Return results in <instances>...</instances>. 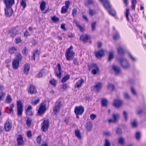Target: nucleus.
<instances>
[{
  "label": "nucleus",
  "instance_id": "a19ab883",
  "mask_svg": "<svg viewBox=\"0 0 146 146\" xmlns=\"http://www.w3.org/2000/svg\"><path fill=\"white\" fill-rule=\"evenodd\" d=\"M137 1L136 0H132V8L134 10L135 9Z\"/></svg>",
  "mask_w": 146,
  "mask_h": 146
},
{
  "label": "nucleus",
  "instance_id": "473e14b6",
  "mask_svg": "<svg viewBox=\"0 0 146 146\" xmlns=\"http://www.w3.org/2000/svg\"><path fill=\"white\" fill-rule=\"evenodd\" d=\"M107 100L105 99H102V104L103 106L107 107Z\"/></svg>",
  "mask_w": 146,
  "mask_h": 146
},
{
  "label": "nucleus",
  "instance_id": "e433bc0d",
  "mask_svg": "<svg viewBox=\"0 0 146 146\" xmlns=\"http://www.w3.org/2000/svg\"><path fill=\"white\" fill-rule=\"evenodd\" d=\"M118 142L120 144L123 145L124 143V139L121 137H120L118 139Z\"/></svg>",
  "mask_w": 146,
  "mask_h": 146
},
{
  "label": "nucleus",
  "instance_id": "e2e57ef3",
  "mask_svg": "<svg viewBox=\"0 0 146 146\" xmlns=\"http://www.w3.org/2000/svg\"><path fill=\"white\" fill-rule=\"evenodd\" d=\"M41 138L40 135L38 136L36 138V141L37 143L40 144L41 143Z\"/></svg>",
  "mask_w": 146,
  "mask_h": 146
},
{
  "label": "nucleus",
  "instance_id": "f3484780",
  "mask_svg": "<svg viewBox=\"0 0 146 146\" xmlns=\"http://www.w3.org/2000/svg\"><path fill=\"white\" fill-rule=\"evenodd\" d=\"M12 127V124L8 121H7L5 124L4 128L7 131H9L11 129Z\"/></svg>",
  "mask_w": 146,
  "mask_h": 146
},
{
  "label": "nucleus",
  "instance_id": "774afa93",
  "mask_svg": "<svg viewBox=\"0 0 146 146\" xmlns=\"http://www.w3.org/2000/svg\"><path fill=\"white\" fill-rule=\"evenodd\" d=\"M80 29V31L83 32L85 30V29L84 27H82L81 25L78 27Z\"/></svg>",
  "mask_w": 146,
  "mask_h": 146
},
{
  "label": "nucleus",
  "instance_id": "6e6552de",
  "mask_svg": "<svg viewBox=\"0 0 146 146\" xmlns=\"http://www.w3.org/2000/svg\"><path fill=\"white\" fill-rule=\"evenodd\" d=\"M100 72V69L96 64H92V74L94 75L98 74Z\"/></svg>",
  "mask_w": 146,
  "mask_h": 146
},
{
  "label": "nucleus",
  "instance_id": "8fccbe9b",
  "mask_svg": "<svg viewBox=\"0 0 146 146\" xmlns=\"http://www.w3.org/2000/svg\"><path fill=\"white\" fill-rule=\"evenodd\" d=\"M109 14L113 16H115L116 15V13L113 10H110L109 11Z\"/></svg>",
  "mask_w": 146,
  "mask_h": 146
},
{
  "label": "nucleus",
  "instance_id": "ddd939ff",
  "mask_svg": "<svg viewBox=\"0 0 146 146\" xmlns=\"http://www.w3.org/2000/svg\"><path fill=\"white\" fill-rule=\"evenodd\" d=\"M4 2L7 7H11L15 4L14 0H4Z\"/></svg>",
  "mask_w": 146,
  "mask_h": 146
},
{
  "label": "nucleus",
  "instance_id": "9d476101",
  "mask_svg": "<svg viewBox=\"0 0 146 146\" xmlns=\"http://www.w3.org/2000/svg\"><path fill=\"white\" fill-rule=\"evenodd\" d=\"M11 7H7L5 9V15L7 17L11 16L13 13V10Z\"/></svg>",
  "mask_w": 146,
  "mask_h": 146
},
{
  "label": "nucleus",
  "instance_id": "f8f14e48",
  "mask_svg": "<svg viewBox=\"0 0 146 146\" xmlns=\"http://www.w3.org/2000/svg\"><path fill=\"white\" fill-rule=\"evenodd\" d=\"M19 31L15 29H12L10 30L8 32V34L11 37H13L18 34Z\"/></svg>",
  "mask_w": 146,
  "mask_h": 146
},
{
  "label": "nucleus",
  "instance_id": "052dcab7",
  "mask_svg": "<svg viewBox=\"0 0 146 146\" xmlns=\"http://www.w3.org/2000/svg\"><path fill=\"white\" fill-rule=\"evenodd\" d=\"M40 99L38 98L34 102H32V104L34 105H36L40 101Z\"/></svg>",
  "mask_w": 146,
  "mask_h": 146
},
{
  "label": "nucleus",
  "instance_id": "13d9d810",
  "mask_svg": "<svg viewBox=\"0 0 146 146\" xmlns=\"http://www.w3.org/2000/svg\"><path fill=\"white\" fill-rule=\"evenodd\" d=\"M15 43L16 44H18L21 42V40L20 38L17 37L15 39Z\"/></svg>",
  "mask_w": 146,
  "mask_h": 146
},
{
  "label": "nucleus",
  "instance_id": "2f4dec72",
  "mask_svg": "<svg viewBox=\"0 0 146 146\" xmlns=\"http://www.w3.org/2000/svg\"><path fill=\"white\" fill-rule=\"evenodd\" d=\"M33 55L32 57V59L35 60V57L40 54V51L38 50H36L33 52Z\"/></svg>",
  "mask_w": 146,
  "mask_h": 146
},
{
  "label": "nucleus",
  "instance_id": "bb28decb",
  "mask_svg": "<svg viewBox=\"0 0 146 146\" xmlns=\"http://www.w3.org/2000/svg\"><path fill=\"white\" fill-rule=\"evenodd\" d=\"M115 89V85L113 84L110 83L108 86V89L110 91H113Z\"/></svg>",
  "mask_w": 146,
  "mask_h": 146
},
{
  "label": "nucleus",
  "instance_id": "5701e85b",
  "mask_svg": "<svg viewBox=\"0 0 146 146\" xmlns=\"http://www.w3.org/2000/svg\"><path fill=\"white\" fill-rule=\"evenodd\" d=\"M84 82V80L83 79H80L77 81L74 84V87L76 88H78L82 86Z\"/></svg>",
  "mask_w": 146,
  "mask_h": 146
},
{
  "label": "nucleus",
  "instance_id": "4d7b16f0",
  "mask_svg": "<svg viewBox=\"0 0 146 146\" xmlns=\"http://www.w3.org/2000/svg\"><path fill=\"white\" fill-rule=\"evenodd\" d=\"M136 139L137 140H139L141 137V133L139 132H137L135 133Z\"/></svg>",
  "mask_w": 146,
  "mask_h": 146
},
{
  "label": "nucleus",
  "instance_id": "72a5a7b5",
  "mask_svg": "<svg viewBox=\"0 0 146 146\" xmlns=\"http://www.w3.org/2000/svg\"><path fill=\"white\" fill-rule=\"evenodd\" d=\"M70 78V75H67L62 78L61 80V82L64 83L68 80Z\"/></svg>",
  "mask_w": 146,
  "mask_h": 146
},
{
  "label": "nucleus",
  "instance_id": "4be33fe9",
  "mask_svg": "<svg viewBox=\"0 0 146 146\" xmlns=\"http://www.w3.org/2000/svg\"><path fill=\"white\" fill-rule=\"evenodd\" d=\"M19 62L17 60H14L12 62V67L14 69H17L19 67Z\"/></svg>",
  "mask_w": 146,
  "mask_h": 146
},
{
  "label": "nucleus",
  "instance_id": "dca6fc26",
  "mask_svg": "<svg viewBox=\"0 0 146 146\" xmlns=\"http://www.w3.org/2000/svg\"><path fill=\"white\" fill-rule=\"evenodd\" d=\"M103 4L104 6L106 9H108L110 8L111 5L110 4L108 0H100Z\"/></svg>",
  "mask_w": 146,
  "mask_h": 146
},
{
  "label": "nucleus",
  "instance_id": "393cba45",
  "mask_svg": "<svg viewBox=\"0 0 146 146\" xmlns=\"http://www.w3.org/2000/svg\"><path fill=\"white\" fill-rule=\"evenodd\" d=\"M102 86V84L100 83H98L94 87L96 89V92H99L101 89Z\"/></svg>",
  "mask_w": 146,
  "mask_h": 146
},
{
  "label": "nucleus",
  "instance_id": "39448f33",
  "mask_svg": "<svg viewBox=\"0 0 146 146\" xmlns=\"http://www.w3.org/2000/svg\"><path fill=\"white\" fill-rule=\"evenodd\" d=\"M49 125V122L48 120H44L42 123L41 127L42 130L44 132L46 131L48 128Z\"/></svg>",
  "mask_w": 146,
  "mask_h": 146
},
{
  "label": "nucleus",
  "instance_id": "6ab92c4d",
  "mask_svg": "<svg viewBox=\"0 0 146 146\" xmlns=\"http://www.w3.org/2000/svg\"><path fill=\"white\" fill-rule=\"evenodd\" d=\"M28 93L30 94H35L36 93V90L35 86L31 85L28 90Z\"/></svg>",
  "mask_w": 146,
  "mask_h": 146
},
{
  "label": "nucleus",
  "instance_id": "f704fd0d",
  "mask_svg": "<svg viewBox=\"0 0 146 146\" xmlns=\"http://www.w3.org/2000/svg\"><path fill=\"white\" fill-rule=\"evenodd\" d=\"M20 3L21 5L23 7V9H24L27 5L26 0H21Z\"/></svg>",
  "mask_w": 146,
  "mask_h": 146
},
{
  "label": "nucleus",
  "instance_id": "c9c22d12",
  "mask_svg": "<svg viewBox=\"0 0 146 146\" xmlns=\"http://www.w3.org/2000/svg\"><path fill=\"white\" fill-rule=\"evenodd\" d=\"M12 100L10 95H8L5 99V101L7 103L9 104L11 102Z\"/></svg>",
  "mask_w": 146,
  "mask_h": 146
},
{
  "label": "nucleus",
  "instance_id": "1a4fd4ad",
  "mask_svg": "<svg viewBox=\"0 0 146 146\" xmlns=\"http://www.w3.org/2000/svg\"><path fill=\"white\" fill-rule=\"evenodd\" d=\"M61 105L60 102H56L55 106L53 108V113L54 115H56L57 113L59 111Z\"/></svg>",
  "mask_w": 146,
  "mask_h": 146
},
{
  "label": "nucleus",
  "instance_id": "49530a36",
  "mask_svg": "<svg viewBox=\"0 0 146 146\" xmlns=\"http://www.w3.org/2000/svg\"><path fill=\"white\" fill-rule=\"evenodd\" d=\"M16 59L19 61H21L22 60V56L21 54L19 53L16 56Z\"/></svg>",
  "mask_w": 146,
  "mask_h": 146
},
{
  "label": "nucleus",
  "instance_id": "bf43d9fd",
  "mask_svg": "<svg viewBox=\"0 0 146 146\" xmlns=\"http://www.w3.org/2000/svg\"><path fill=\"white\" fill-rule=\"evenodd\" d=\"M77 13V9H74L72 10V15L73 17H74L76 15Z\"/></svg>",
  "mask_w": 146,
  "mask_h": 146
},
{
  "label": "nucleus",
  "instance_id": "cd10ccee",
  "mask_svg": "<svg viewBox=\"0 0 146 146\" xmlns=\"http://www.w3.org/2000/svg\"><path fill=\"white\" fill-rule=\"evenodd\" d=\"M17 50L16 48L14 47H12L9 50V53L11 54H12L14 53Z\"/></svg>",
  "mask_w": 146,
  "mask_h": 146
},
{
  "label": "nucleus",
  "instance_id": "4c0bfd02",
  "mask_svg": "<svg viewBox=\"0 0 146 146\" xmlns=\"http://www.w3.org/2000/svg\"><path fill=\"white\" fill-rule=\"evenodd\" d=\"M68 8L63 6L61 8V12L62 14H65L66 13L67 11V10Z\"/></svg>",
  "mask_w": 146,
  "mask_h": 146
},
{
  "label": "nucleus",
  "instance_id": "aec40b11",
  "mask_svg": "<svg viewBox=\"0 0 146 146\" xmlns=\"http://www.w3.org/2000/svg\"><path fill=\"white\" fill-rule=\"evenodd\" d=\"M17 142L18 145H21L23 144L24 141L23 140V137L21 135H18L17 138Z\"/></svg>",
  "mask_w": 146,
  "mask_h": 146
},
{
  "label": "nucleus",
  "instance_id": "ea45409f",
  "mask_svg": "<svg viewBox=\"0 0 146 146\" xmlns=\"http://www.w3.org/2000/svg\"><path fill=\"white\" fill-rule=\"evenodd\" d=\"M32 121L31 119L29 118H28L26 120V123L28 127H30L31 125V123Z\"/></svg>",
  "mask_w": 146,
  "mask_h": 146
},
{
  "label": "nucleus",
  "instance_id": "0e129e2a",
  "mask_svg": "<svg viewBox=\"0 0 146 146\" xmlns=\"http://www.w3.org/2000/svg\"><path fill=\"white\" fill-rule=\"evenodd\" d=\"M122 133V130L121 129L118 128L116 131V133L118 134H121Z\"/></svg>",
  "mask_w": 146,
  "mask_h": 146
},
{
  "label": "nucleus",
  "instance_id": "0eeeda50",
  "mask_svg": "<svg viewBox=\"0 0 146 146\" xmlns=\"http://www.w3.org/2000/svg\"><path fill=\"white\" fill-rule=\"evenodd\" d=\"M104 52V50L102 49L95 52V56L96 58L100 59L105 56Z\"/></svg>",
  "mask_w": 146,
  "mask_h": 146
},
{
  "label": "nucleus",
  "instance_id": "680f3d73",
  "mask_svg": "<svg viewBox=\"0 0 146 146\" xmlns=\"http://www.w3.org/2000/svg\"><path fill=\"white\" fill-rule=\"evenodd\" d=\"M26 114L28 115L31 116L33 114V113L31 110H26Z\"/></svg>",
  "mask_w": 146,
  "mask_h": 146
},
{
  "label": "nucleus",
  "instance_id": "412c9836",
  "mask_svg": "<svg viewBox=\"0 0 146 146\" xmlns=\"http://www.w3.org/2000/svg\"><path fill=\"white\" fill-rule=\"evenodd\" d=\"M24 68V69L23 71L24 74L25 75L28 74L30 68V65L28 64H25Z\"/></svg>",
  "mask_w": 146,
  "mask_h": 146
},
{
  "label": "nucleus",
  "instance_id": "37998d69",
  "mask_svg": "<svg viewBox=\"0 0 146 146\" xmlns=\"http://www.w3.org/2000/svg\"><path fill=\"white\" fill-rule=\"evenodd\" d=\"M104 146H111V143L107 139L105 140Z\"/></svg>",
  "mask_w": 146,
  "mask_h": 146
},
{
  "label": "nucleus",
  "instance_id": "58836bf2",
  "mask_svg": "<svg viewBox=\"0 0 146 146\" xmlns=\"http://www.w3.org/2000/svg\"><path fill=\"white\" fill-rule=\"evenodd\" d=\"M113 55L112 52H110L109 53V55L108 56V61H111L113 58Z\"/></svg>",
  "mask_w": 146,
  "mask_h": 146
},
{
  "label": "nucleus",
  "instance_id": "5fc2aeb1",
  "mask_svg": "<svg viewBox=\"0 0 146 146\" xmlns=\"http://www.w3.org/2000/svg\"><path fill=\"white\" fill-rule=\"evenodd\" d=\"M97 24V22L95 21L92 23V31H94L96 29V26Z\"/></svg>",
  "mask_w": 146,
  "mask_h": 146
},
{
  "label": "nucleus",
  "instance_id": "603ef678",
  "mask_svg": "<svg viewBox=\"0 0 146 146\" xmlns=\"http://www.w3.org/2000/svg\"><path fill=\"white\" fill-rule=\"evenodd\" d=\"M123 115L124 117L125 121H127L128 119V113L125 111H124L123 113Z\"/></svg>",
  "mask_w": 146,
  "mask_h": 146
},
{
  "label": "nucleus",
  "instance_id": "09e8293b",
  "mask_svg": "<svg viewBox=\"0 0 146 146\" xmlns=\"http://www.w3.org/2000/svg\"><path fill=\"white\" fill-rule=\"evenodd\" d=\"M86 6L88 7H90L91 4V0H88L85 3Z\"/></svg>",
  "mask_w": 146,
  "mask_h": 146
},
{
  "label": "nucleus",
  "instance_id": "c85d7f7f",
  "mask_svg": "<svg viewBox=\"0 0 146 146\" xmlns=\"http://www.w3.org/2000/svg\"><path fill=\"white\" fill-rule=\"evenodd\" d=\"M85 127L88 131H90L91 127V123L90 122H88L85 126Z\"/></svg>",
  "mask_w": 146,
  "mask_h": 146
},
{
  "label": "nucleus",
  "instance_id": "de8ad7c7",
  "mask_svg": "<svg viewBox=\"0 0 146 146\" xmlns=\"http://www.w3.org/2000/svg\"><path fill=\"white\" fill-rule=\"evenodd\" d=\"M129 14V8L126 9V12L125 13V16L127 19L128 21H129V20L128 17V15Z\"/></svg>",
  "mask_w": 146,
  "mask_h": 146
},
{
  "label": "nucleus",
  "instance_id": "2eb2a0df",
  "mask_svg": "<svg viewBox=\"0 0 146 146\" xmlns=\"http://www.w3.org/2000/svg\"><path fill=\"white\" fill-rule=\"evenodd\" d=\"M57 66L58 68V71H55L56 76L59 78H60L61 77L62 69L61 66L59 64H58Z\"/></svg>",
  "mask_w": 146,
  "mask_h": 146
},
{
  "label": "nucleus",
  "instance_id": "69168bd1",
  "mask_svg": "<svg viewBox=\"0 0 146 146\" xmlns=\"http://www.w3.org/2000/svg\"><path fill=\"white\" fill-rule=\"evenodd\" d=\"M70 4V3L69 1H66L65 2V5L64 7H65L68 8L69 7V5Z\"/></svg>",
  "mask_w": 146,
  "mask_h": 146
},
{
  "label": "nucleus",
  "instance_id": "6e6d98bb",
  "mask_svg": "<svg viewBox=\"0 0 146 146\" xmlns=\"http://www.w3.org/2000/svg\"><path fill=\"white\" fill-rule=\"evenodd\" d=\"M50 83L51 85H52L54 86H55L56 85V82L55 79H53L50 82Z\"/></svg>",
  "mask_w": 146,
  "mask_h": 146
},
{
  "label": "nucleus",
  "instance_id": "20e7f679",
  "mask_svg": "<svg viewBox=\"0 0 146 146\" xmlns=\"http://www.w3.org/2000/svg\"><path fill=\"white\" fill-rule=\"evenodd\" d=\"M69 49H67L65 52V56L68 60H71L73 59L74 55V53L73 51H70Z\"/></svg>",
  "mask_w": 146,
  "mask_h": 146
},
{
  "label": "nucleus",
  "instance_id": "3c124183",
  "mask_svg": "<svg viewBox=\"0 0 146 146\" xmlns=\"http://www.w3.org/2000/svg\"><path fill=\"white\" fill-rule=\"evenodd\" d=\"M113 37L114 40H117L119 38L120 36L119 33H117L113 35Z\"/></svg>",
  "mask_w": 146,
  "mask_h": 146
},
{
  "label": "nucleus",
  "instance_id": "79ce46f5",
  "mask_svg": "<svg viewBox=\"0 0 146 146\" xmlns=\"http://www.w3.org/2000/svg\"><path fill=\"white\" fill-rule=\"evenodd\" d=\"M45 72V70L44 69H42L38 73L37 77L38 78L41 77L42 76L43 73Z\"/></svg>",
  "mask_w": 146,
  "mask_h": 146
},
{
  "label": "nucleus",
  "instance_id": "7c9ffc66",
  "mask_svg": "<svg viewBox=\"0 0 146 146\" xmlns=\"http://www.w3.org/2000/svg\"><path fill=\"white\" fill-rule=\"evenodd\" d=\"M112 117L114 120L116 122L119 119L120 117L118 113L113 114L112 115Z\"/></svg>",
  "mask_w": 146,
  "mask_h": 146
},
{
  "label": "nucleus",
  "instance_id": "423d86ee",
  "mask_svg": "<svg viewBox=\"0 0 146 146\" xmlns=\"http://www.w3.org/2000/svg\"><path fill=\"white\" fill-rule=\"evenodd\" d=\"M84 111L83 107L79 106L76 107L75 108L74 112L76 115H81Z\"/></svg>",
  "mask_w": 146,
  "mask_h": 146
},
{
  "label": "nucleus",
  "instance_id": "7ed1b4c3",
  "mask_svg": "<svg viewBox=\"0 0 146 146\" xmlns=\"http://www.w3.org/2000/svg\"><path fill=\"white\" fill-rule=\"evenodd\" d=\"M17 115L18 116H21L23 110L22 104L20 100L17 102Z\"/></svg>",
  "mask_w": 146,
  "mask_h": 146
},
{
  "label": "nucleus",
  "instance_id": "c03bdc74",
  "mask_svg": "<svg viewBox=\"0 0 146 146\" xmlns=\"http://www.w3.org/2000/svg\"><path fill=\"white\" fill-rule=\"evenodd\" d=\"M124 98L126 100H129L130 99V96L127 92H125L124 94Z\"/></svg>",
  "mask_w": 146,
  "mask_h": 146
},
{
  "label": "nucleus",
  "instance_id": "4468645a",
  "mask_svg": "<svg viewBox=\"0 0 146 146\" xmlns=\"http://www.w3.org/2000/svg\"><path fill=\"white\" fill-rule=\"evenodd\" d=\"M123 104V102L122 100L118 99L115 100H114L113 105L116 108H119Z\"/></svg>",
  "mask_w": 146,
  "mask_h": 146
},
{
  "label": "nucleus",
  "instance_id": "c756f323",
  "mask_svg": "<svg viewBox=\"0 0 146 146\" xmlns=\"http://www.w3.org/2000/svg\"><path fill=\"white\" fill-rule=\"evenodd\" d=\"M46 3L44 1H42L40 4V7L41 11H43L46 7Z\"/></svg>",
  "mask_w": 146,
  "mask_h": 146
},
{
  "label": "nucleus",
  "instance_id": "f03ea898",
  "mask_svg": "<svg viewBox=\"0 0 146 146\" xmlns=\"http://www.w3.org/2000/svg\"><path fill=\"white\" fill-rule=\"evenodd\" d=\"M46 105L44 102L42 103L40 105L38 112L37 115L41 116L44 113L46 110Z\"/></svg>",
  "mask_w": 146,
  "mask_h": 146
},
{
  "label": "nucleus",
  "instance_id": "9b49d317",
  "mask_svg": "<svg viewBox=\"0 0 146 146\" xmlns=\"http://www.w3.org/2000/svg\"><path fill=\"white\" fill-rule=\"evenodd\" d=\"M91 38L90 35L87 34H84L81 35L80 38V40L84 42H87Z\"/></svg>",
  "mask_w": 146,
  "mask_h": 146
},
{
  "label": "nucleus",
  "instance_id": "a18cd8bd",
  "mask_svg": "<svg viewBox=\"0 0 146 146\" xmlns=\"http://www.w3.org/2000/svg\"><path fill=\"white\" fill-rule=\"evenodd\" d=\"M131 125L133 127H136L137 126V124L136 119L134 120L131 123Z\"/></svg>",
  "mask_w": 146,
  "mask_h": 146
},
{
  "label": "nucleus",
  "instance_id": "a878e982",
  "mask_svg": "<svg viewBox=\"0 0 146 146\" xmlns=\"http://www.w3.org/2000/svg\"><path fill=\"white\" fill-rule=\"evenodd\" d=\"M117 53L121 55H123L124 54L125 51L121 47H120L117 48Z\"/></svg>",
  "mask_w": 146,
  "mask_h": 146
},
{
  "label": "nucleus",
  "instance_id": "864d4df0",
  "mask_svg": "<svg viewBox=\"0 0 146 146\" xmlns=\"http://www.w3.org/2000/svg\"><path fill=\"white\" fill-rule=\"evenodd\" d=\"M51 19L55 23L56 22H58L59 21V18L56 16H54L52 17Z\"/></svg>",
  "mask_w": 146,
  "mask_h": 146
},
{
  "label": "nucleus",
  "instance_id": "f257e3e1",
  "mask_svg": "<svg viewBox=\"0 0 146 146\" xmlns=\"http://www.w3.org/2000/svg\"><path fill=\"white\" fill-rule=\"evenodd\" d=\"M117 60L123 69H126L129 68V64L127 60L125 58H117Z\"/></svg>",
  "mask_w": 146,
  "mask_h": 146
},
{
  "label": "nucleus",
  "instance_id": "b1692460",
  "mask_svg": "<svg viewBox=\"0 0 146 146\" xmlns=\"http://www.w3.org/2000/svg\"><path fill=\"white\" fill-rule=\"evenodd\" d=\"M74 133L75 136L78 139H81L82 138L81 133L80 131L78 129L75 130Z\"/></svg>",
  "mask_w": 146,
  "mask_h": 146
},
{
  "label": "nucleus",
  "instance_id": "a211bd4d",
  "mask_svg": "<svg viewBox=\"0 0 146 146\" xmlns=\"http://www.w3.org/2000/svg\"><path fill=\"white\" fill-rule=\"evenodd\" d=\"M113 70L117 75H119L121 73L120 69L119 67L115 65L112 66Z\"/></svg>",
  "mask_w": 146,
  "mask_h": 146
},
{
  "label": "nucleus",
  "instance_id": "338daca9",
  "mask_svg": "<svg viewBox=\"0 0 146 146\" xmlns=\"http://www.w3.org/2000/svg\"><path fill=\"white\" fill-rule=\"evenodd\" d=\"M62 88L64 90H65L67 88V85L66 84H64L62 87Z\"/></svg>",
  "mask_w": 146,
  "mask_h": 146
}]
</instances>
